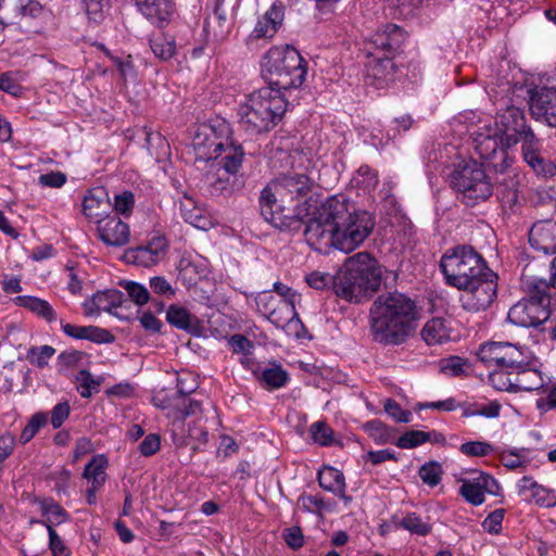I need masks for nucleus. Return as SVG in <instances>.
Returning a JSON list of instances; mask_svg holds the SVG:
<instances>
[{"label":"nucleus","instance_id":"9b49d317","mask_svg":"<svg viewBox=\"0 0 556 556\" xmlns=\"http://www.w3.org/2000/svg\"><path fill=\"white\" fill-rule=\"evenodd\" d=\"M229 137L230 126L225 119H216L211 124L200 125L192 139L195 161H210L220 157L222 150Z\"/></svg>","mask_w":556,"mask_h":556},{"label":"nucleus","instance_id":"a19ab883","mask_svg":"<svg viewBox=\"0 0 556 556\" xmlns=\"http://www.w3.org/2000/svg\"><path fill=\"white\" fill-rule=\"evenodd\" d=\"M166 319L178 329L189 330L194 317L184 306L173 304L167 309Z\"/></svg>","mask_w":556,"mask_h":556},{"label":"nucleus","instance_id":"de8ad7c7","mask_svg":"<svg viewBox=\"0 0 556 556\" xmlns=\"http://www.w3.org/2000/svg\"><path fill=\"white\" fill-rule=\"evenodd\" d=\"M443 475L442 467L437 462L424 464L419 469V477L424 483L435 486L441 482Z\"/></svg>","mask_w":556,"mask_h":556},{"label":"nucleus","instance_id":"c03bdc74","mask_svg":"<svg viewBox=\"0 0 556 556\" xmlns=\"http://www.w3.org/2000/svg\"><path fill=\"white\" fill-rule=\"evenodd\" d=\"M178 276L185 286L194 285L199 277V267L190 255L184 254L177 264Z\"/></svg>","mask_w":556,"mask_h":556},{"label":"nucleus","instance_id":"c756f323","mask_svg":"<svg viewBox=\"0 0 556 556\" xmlns=\"http://www.w3.org/2000/svg\"><path fill=\"white\" fill-rule=\"evenodd\" d=\"M450 326L444 318L433 317L421 329V338L428 345L442 344L450 340Z\"/></svg>","mask_w":556,"mask_h":556},{"label":"nucleus","instance_id":"680f3d73","mask_svg":"<svg viewBox=\"0 0 556 556\" xmlns=\"http://www.w3.org/2000/svg\"><path fill=\"white\" fill-rule=\"evenodd\" d=\"M467 363L458 356H452L441 362V371L451 377H458L465 374Z\"/></svg>","mask_w":556,"mask_h":556},{"label":"nucleus","instance_id":"6ab92c4d","mask_svg":"<svg viewBox=\"0 0 556 556\" xmlns=\"http://www.w3.org/2000/svg\"><path fill=\"white\" fill-rule=\"evenodd\" d=\"M367 59L365 78L368 84L381 89L394 80L396 67L393 58L371 56Z\"/></svg>","mask_w":556,"mask_h":556},{"label":"nucleus","instance_id":"338daca9","mask_svg":"<svg viewBox=\"0 0 556 556\" xmlns=\"http://www.w3.org/2000/svg\"><path fill=\"white\" fill-rule=\"evenodd\" d=\"M528 165L540 176L544 178H551L556 175V163L545 160L542 156H538L533 161L529 162Z\"/></svg>","mask_w":556,"mask_h":556},{"label":"nucleus","instance_id":"7c9ffc66","mask_svg":"<svg viewBox=\"0 0 556 556\" xmlns=\"http://www.w3.org/2000/svg\"><path fill=\"white\" fill-rule=\"evenodd\" d=\"M109 460L103 454L93 456L85 466L83 477L94 488H102L106 481Z\"/></svg>","mask_w":556,"mask_h":556},{"label":"nucleus","instance_id":"f8f14e48","mask_svg":"<svg viewBox=\"0 0 556 556\" xmlns=\"http://www.w3.org/2000/svg\"><path fill=\"white\" fill-rule=\"evenodd\" d=\"M497 279L496 273L486 271L470 286L459 288L462 307L471 313L486 311L497 296Z\"/></svg>","mask_w":556,"mask_h":556},{"label":"nucleus","instance_id":"052dcab7","mask_svg":"<svg viewBox=\"0 0 556 556\" xmlns=\"http://www.w3.org/2000/svg\"><path fill=\"white\" fill-rule=\"evenodd\" d=\"M45 526L48 530L49 534V548L53 556H70L71 551L70 548L64 544L62 539L59 536L56 531L51 527V525H48L45 522Z\"/></svg>","mask_w":556,"mask_h":556},{"label":"nucleus","instance_id":"a18cd8bd","mask_svg":"<svg viewBox=\"0 0 556 556\" xmlns=\"http://www.w3.org/2000/svg\"><path fill=\"white\" fill-rule=\"evenodd\" d=\"M48 421L46 413L38 412L28 420L27 425L21 432L20 441L22 444L28 443Z\"/></svg>","mask_w":556,"mask_h":556},{"label":"nucleus","instance_id":"79ce46f5","mask_svg":"<svg viewBox=\"0 0 556 556\" xmlns=\"http://www.w3.org/2000/svg\"><path fill=\"white\" fill-rule=\"evenodd\" d=\"M180 211L184 219L195 228L206 229L210 225L208 218L203 216L200 208L193 206L190 199L181 203Z\"/></svg>","mask_w":556,"mask_h":556},{"label":"nucleus","instance_id":"dca6fc26","mask_svg":"<svg viewBox=\"0 0 556 556\" xmlns=\"http://www.w3.org/2000/svg\"><path fill=\"white\" fill-rule=\"evenodd\" d=\"M531 115L549 127L556 128V88H535L530 91Z\"/></svg>","mask_w":556,"mask_h":556},{"label":"nucleus","instance_id":"13d9d810","mask_svg":"<svg viewBox=\"0 0 556 556\" xmlns=\"http://www.w3.org/2000/svg\"><path fill=\"white\" fill-rule=\"evenodd\" d=\"M123 286L124 289L127 291L129 298L136 304L143 305L149 302L150 293L143 285L135 281H126Z\"/></svg>","mask_w":556,"mask_h":556},{"label":"nucleus","instance_id":"39448f33","mask_svg":"<svg viewBox=\"0 0 556 556\" xmlns=\"http://www.w3.org/2000/svg\"><path fill=\"white\" fill-rule=\"evenodd\" d=\"M381 282V270L376 261L366 252L346 260L334 276L336 294L349 302L359 303L376 292Z\"/></svg>","mask_w":556,"mask_h":556},{"label":"nucleus","instance_id":"49530a36","mask_svg":"<svg viewBox=\"0 0 556 556\" xmlns=\"http://www.w3.org/2000/svg\"><path fill=\"white\" fill-rule=\"evenodd\" d=\"M55 349L51 345L33 346L27 352V359L30 364L43 368L54 355Z\"/></svg>","mask_w":556,"mask_h":556},{"label":"nucleus","instance_id":"4d7b16f0","mask_svg":"<svg viewBox=\"0 0 556 556\" xmlns=\"http://www.w3.org/2000/svg\"><path fill=\"white\" fill-rule=\"evenodd\" d=\"M134 206L135 195L131 191H123L115 194L114 206H112V208H114L117 214L128 216L132 212Z\"/></svg>","mask_w":556,"mask_h":556},{"label":"nucleus","instance_id":"774afa93","mask_svg":"<svg viewBox=\"0 0 556 556\" xmlns=\"http://www.w3.org/2000/svg\"><path fill=\"white\" fill-rule=\"evenodd\" d=\"M365 430L375 442L382 444L389 439V431L380 420H370L366 422Z\"/></svg>","mask_w":556,"mask_h":556},{"label":"nucleus","instance_id":"ea45409f","mask_svg":"<svg viewBox=\"0 0 556 556\" xmlns=\"http://www.w3.org/2000/svg\"><path fill=\"white\" fill-rule=\"evenodd\" d=\"M76 389L80 396L89 399L93 393L99 392L102 378H94L90 371L81 369L75 377Z\"/></svg>","mask_w":556,"mask_h":556},{"label":"nucleus","instance_id":"4c0bfd02","mask_svg":"<svg viewBox=\"0 0 556 556\" xmlns=\"http://www.w3.org/2000/svg\"><path fill=\"white\" fill-rule=\"evenodd\" d=\"M289 380V374L278 364H270L261 374V381L268 390L280 389Z\"/></svg>","mask_w":556,"mask_h":556},{"label":"nucleus","instance_id":"a211bd4d","mask_svg":"<svg viewBox=\"0 0 556 556\" xmlns=\"http://www.w3.org/2000/svg\"><path fill=\"white\" fill-rule=\"evenodd\" d=\"M529 243L538 252H543L544 261L556 253V220L535 222L529 230Z\"/></svg>","mask_w":556,"mask_h":556},{"label":"nucleus","instance_id":"cd10ccee","mask_svg":"<svg viewBox=\"0 0 556 556\" xmlns=\"http://www.w3.org/2000/svg\"><path fill=\"white\" fill-rule=\"evenodd\" d=\"M507 342H489L480 346L478 359L488 367L505 368L507 361Z\"/></svg>","mask_w":556,"mask_h":556},{"label":"nucleus","instance_id":"09e8293b","mask_svg":"<svg viewBox=\"0 0 556 556\" xmlns=\"http://www.w3.org/2000/svg\"><path fill=\"white\" fill-rule=\"evenodd\" d=\"M429 435L426 434L425 431L421 430H410L403 433L395 442L396 446L400 448H415L429 440Z\"/></svg>","mask_w":556,"mask_h":556},{"label":"nucleus","instance_id":"4be33fe9","mask_svg":"<svg viewBox=\"0 0 556 556\" xmlns=\"http://www.w3.org/2000/svg\"><path fill=\"white\" fill-rule=\"evenodd\" d=\"M83 213L97 225L112 215V204L104 188L88 191L83 201Z\"/></svg>","mask_w":556,"mask_h":556},{"label":"nucleus","instance_id":"ddd939ff","mask_svg":"<svg viewBox=\"0 0 556 556\" xmlns=\"http://www.w3.org/2000/svg\"><path fill=\"white\" fill-rule=\"evenodd\" d=\"M542 267L541 256H532L531 261L525 266L521 275V288L527 294L525 299L540 302V304L549 307L551 296L549 277Z\"/></svg>","mask_w":556,"mask_h":556},{"label":"nucleus","instance_id":"69168bd1","mask_svg":"<svg viewBox=\"0 0 556 556\" xmlns=\"http://www.w3.org/2000/svg\"><path fill=\"white\" fill-rule=\"evenodd\" d=\"M500 460L504 467L510 470L526 468L529 464V460L523 455L514 451L503 452L500 455Z\"/></svg>","mask_w":556,"mask_h":556},{"label":"nucleus","instance_id":"c9c22d12","mask_svg":"<svg viewBox=\"0 0 556 556\" xmlns=\"http://www.w3.org/2000/svg\"><path fill=\"white\" fill-rule=\"evenodd\" d=\"M535 358L528 349L518 348L511 343L508 344L506 367L513 371L521 370L532 366Z\"/></svg>","mask_w":556,"mask_h":556},{"label":"nucleus","instance_id":"412c9836","mask_svg":"<svg viewBox=\"0 0 556 556\" xmlns=\"http://www.w3.org/2000/svg\"><path fill=\"white\" fill-rule=\"evenodd\" d=\"M99 238L110 247H123L129 242L130 229L116 214L110 215L97 225Z\"/></svg>","mask_w":556,"mask_h":556},{"label":"nucleus","instance_id":"72a5a7b5","mask_svg":"<svg viewBox=\"0 0 556 556\" xmlns=\"http://www.w3.org/2000/svg\"><path fill=\"white\" fill-rule=\"evenodd\" d=\"M244 152L242 147L235 144L230 139L226 141L222 150V167L228 174H236L241 167Z\"/></svg>","mask_w":556,"mask_h":556},{"label":"nucleus","instance_id":"b1692460","mask_svg":"<svg viewBox=\"0 0 556 556\" xmlns=\"http://www.w3.org/2000/svg\"><path fill=\"white\" fill-rule=\"evenodd\" d=\"M138 11L151 23L162 25L170 21L176 8L170 0H131Z\"/></svg>","mask_w":556,"mask_h":556},{"label":"nucleus","instance_id":"0e129e2a","mask_svg":"<svg viewBox=\"0 0 556 556\" xmlns=\"http://www.w3.org/2000/svg\"><path fill=\"white\" fill-rule=\"evenodd\" d=\"M505 516V509L497 508L490 513L482 522V528L491 533L498 534L502 530V522Z\"/></svg>","mask_w":556,"mask_h":556},{"label":"nucleus","instance_id":"393cba45","mask_svg":"<svg viewBox=\"0 0 556 556\" xmlns=\"http://www.w3.org/2000/svg\"><path fill=\"white\" fill-rule=\"evenodd\" d=\"M123 294L117 290L97 292L83 303L86 316H99L102 312L112 313L122 304Z\"/></svg>","mask_w":556,"mask_h":556},{"label":"nucleus","instance_id":"bf43d9fd","mask_svg":"<svg viewBox=\"0 0 556 556\" xmlns=\"http://www.w3.org/2000/svg\"><path fill=\"white\" fill-rule=\"evenodd\" d=\"M298 506L307 513L320 514L327 508L326 503L321 497L302 494L298 498Z\"/></svg>","mask_w":556,"mask_h":556},{"label":"nucleus","instance_id":"603ef678","mask_svg":"<svg viewBox=\"0 0 556 556\" xmlns=\"http://www.w3.org/2000/svg\"><path fill=\"white\" fill-rule=\"evenodd\" d=\"M150 47L154 55L163 61L173 58L176 51L175 42L163 37L151 40Z\"/></svg>","mask_w":556,"mask_h":556},{"label":"nucleus","instance_id":"f03ea898","mask_svg":"<svg viewBox=\"0 0 556 556\" xmlns=\"http://www.w3.org/2000/svg\"><path fill=\"white\" fill-rule=\"evenodd\" d=\"M314 181L306 174H288L271 180L261 192L264 219L281 231H299L314 207Z\"/></svg>","mask_w":556,"mask_h":556},{"label":"nucleus","instance_id":"bb28decb","mask_svg":"<svg viewBox=\"0 0 556 556\" xmlns=\"http://www.w3.org/2000/svg\"><path fill=\"white\" fill-rule=\"evenodd\" d=\"M225 0H214L213 15H210L204 23V31L214 40H223L230 29L227 12L224 9Z\"/></svg>","mask_w":556,"mask_h":556},{"label":"nucleus","instance_id":"4468645a","mask_svg":"<svg viewBox=\"0 0 556 556\" xmlns=\"http://www.w3.org/2000/svg\"><path fill=\"white\" fill-rule=\"evenodd\" d=\"M406 39L405 31L395 24H387L364 41L363 52L367 58L393 55Z\"/></svg>","mask_w":556,"mask_h":556},{"label":"nucleus","instance_id":"c85d7f7f","mask_svg":"<svg viewBox=\"0 0 556 556\" xmlns=\"http://www.w3.org/2000/svg\"><path fill=\"white\" fill-rule=\"evenodd\" d=\"M514 382V392L536 391L544 387L542 374L535 368V363L532 366L515 371Z\"/></svg>","mask_w":556,"mask_h":556},{"label":"nucleus","instance_id":"20e7f679","mask_svg":"<svg viewBox=\"0 0 556 556\" xmlns=\"http://www.w3.org/2000/svg\"><path fill=\"white\" fill-rule=\"evenodd\" d=\"M288 101L279 90L263 87L251 92L238 106L237 115L241 127L258 135L274 129L282 119Z\"/></svg>","mask_w":556,"mask_h":556},{"label":"nucleus","instance_id":"5701e85b","mask_svg":"<svg viewBox=\"0 0 556 556\" xmlns=\"http://www.w3.org/2000/svg\"><path fill=\"white\" fill-rule=\"evenodd\" d=\"M285 18V5L280 1L274 2L270 8L258 17L250 37L253 39L273 38Z\"/></svg>","mask_w":556,"mask_h":556},{"label":"nucleus","instance_id":"2f4dec72","mask_svg":"<svg viewBox=\"0 0 556 556\" xmlns=\"http://www.w3.org/2000/svg\"><path fill=\"white\" fill-rule=\"evenodd\" d=\"M515 185V181L511 179L508 182L502 184L497 189V197L503 212L507 215L518 213L521 206L519 193Z\"/></svg>","mask_w":556,"mask_h":556},{"label":"nucleus","instance_id":"3c124183","mask_svg":"<svg viewBox=\"0 0 556 556\" xmlns=\"http://www.w3.org/2000/svg\"><path fill=\"white\" fill-rule=\"evenodd\" d=\"M460 494L467 502L475 506L481 505L485 500L484 493L476 479L472 481H465L460 486Z\"/></svg>","mask_w":556,"mask_h":556},{"label":"nucleus","instance_id":"6e6552de","mask_svg":"<svg viewBox=\"0 0 556 556\" xmlns=\"http://www.w3.org/2000/svg\"><path fill=\"white\" fill-rule=\"evenodd\" d=\"M451 186L467 206L488 200L493 194V184L482 165L467 162L454 169Z\"/></svg>","mask_w":556,"mask_h":556},{"label":"nucleus","instance_id":"1a4fd4ad","mask_svg":"<svg viewBox=\"0 0 556 556\" xmlns=\"http://www.w3.org/2000/svg\"><path fill=\"white\" fill-rule=\"evenodd\" d=\"M255 303L257 311L273 325L286 329L289 334L296 338L302 337L300 330H303L304 326L299 318L295 304H291L290 301H279V298L269 291L258 293Z\"/></svg>","mask_w":556,"mask_h":556},{"label":"nucleus","instance_id":"8fccbe9b","mask_svg":"<svg viewBox=\"0 0 556 556\" xmlns=\"http://www.w3.org/2000/svg\"><path fill=\"white\" fill-rule=\"evenodd\" d=\"M460 453L470 457H483L490 455L494 447L485 441H468L460 445Z\"/></svg>","mask_w":556,"mask_h":556},{"label":"nucleus","instance_id":"58836bf2","mask_svg":"<svg viewBox=\"0 0 556 556\" xmlns=\"http://www.w3.org/2000/svg\"><path fill=\"white\" fill-rule=\"evenodd\" d=\"M518 142L521 143L522 155L527 164L536 159L538 156H541L540 140L536 138V136L534 135L533 130L530 127L516 138V144Z\"/></svg>","mask_w":556,"mask_h":556},{"label":"nucleus","instance_id":"473e14b6","mask_svg":"<svg viewBox=\"0 0 556 556\" xmlns=\"http://www.w3.org/2000/svg\"><path fill=\"white\" fill-rule=\"evenodd\" d=\"M41 515L46 517V519L42 522L45 526V522L48 525H51L53 527L54 525H61L68 520L70 516L67 511L58 504L53 498H41L37 500Z\"/></svg>","mask_w":556,"mask_h":556},{"label":"nucleus","instance_id":"5fc2aeb1","mask_svg":"<svg viewBox=\"0 0 556 556\" xmlns=\"http://www.w3.org/2000/svg\"><path fill=\"white\" fill-rule=\"evenodd\" d=\"M526 501H533L536 505L543 507H554L556 506V490L540 484L534 494L527 496Z\"/></svg>","mask_w":556,"mask_h":556},{"label":"nucleus","instance_id":"e2e57ef3","mask_svg":"<svg viewBox=\"0 0 556 556\" xmlns=\"http://www.w3.org/2000/svg\"><path fill=\"white\" fill-rule=\"evenodd\" d=\"M85 357V353L77 350H66L58 357L59 371L77 366Z\"/></svg>","mask_w":556,"mask_h":556},{"label":"nucleus","instance_id":"37998d69","mask_svg":"<svg viewBox=\"0 0 556 556\" xmlns=\"http://www.w3.org/2000/svg\"><path fill=\"white\" fill-rule=\"evenodd\" d=\"M515 371L507 368H495L489 374L490 384L498 391L514 392Z\"/></svg>","mask_w":556,"mask_h":556},{"label":"nucleus","instance_id":"6e6d98bb","mask_svg":"<svg viewBox=\"0 0 556 556\" xmlns=\"http://www.w3.org/2000/svg\"><path fill=\"white\" fill-rule=\"evenodd\" d=\"M309 432L314 442L319 445H329L333 440L331 428L324 421L314 422L309 428Z\"/></svg>","mask_w":556,"mask_h":556},{"label":"nucleus","instance_id":"0eeeda50","mask_svg":"<svg viewBox=\"0 0 556 556\" xmlns=\"http://www.w3.org/2000/svg\"><path fill=\"white\" fill-rule=\"evenodd\" d=\"M440 267L446 283L457 289L470 286L486 271H492L483 257L468 245H458L446 251Z\"/></svg>","mask_w":556,"mask_h":556},{"label":"nucleus","instance_id":"f257e3e1","mask_svg":"<svg viewBox=\"0 0 556 556\" xmlns=\"http://www.w3.org/2000/svg\"><path fill=\"white\" fill-rule=\"evenodd\" d=\"M375 218L367 211L356 210L343 195L326 200L306 223L305 240L315 250L336 248L350 253L371 233Z\"/></svg>","mask_w":556,"mask_h":556},{"label":"nucleus","instance_id":"a878e982","mask_svg":"<svg viewBox=\"0 0 556 556\" xmlns=\"http://www.w3.org/2000/svg\"><path fill=\"white\" fill-rule=\"evenodd\" d=\"M318 483L320 488L340 497L345 504L351 503L352 497L346 494L344 475L339 469L331 466H325L318 472Z\"/></svg>","mask_w":556,"mask_h":556},{"label":"nucleus","instance_id":"864d4df0","mask_svg":"<svg viewBox=\"0 0 556 556\" xmlns=\"http://www.w3.org/2000/svg\"><path fill=\"white\" fill-rule=\"evenodd\" d=\"M401 526L408 530L410 533L418 535H427L431 527L429 523L422 521L420 516L415 513L407 514L401 521Z\"/></svg>","mask_w":556,"mask_h":556},{"label":"nucleus","instance_id":"7ed1b4c3","mask_svg":"<svg viewBox=\"0 0 556 556\" xmlns=\"http://www.w3.org/2000/svg\"><path fill=\"white\" fill-rule=\"evenodd\" d=\"M418 319L415 300L399 291L380 294L370 307L371 333L380 343H403L416 329Z\"/></svg>","mask_w":556,"mask_h":556},{"label":"nucleus","instance_id":"423d86ee","mask_svg":"<svg viewBox=\"0 0 556 556\" xmlns=\"http://www.w3.org/2000/svg\"><path fill=\"white\" fill-rule=\"evenodd\" d=\"M262 76L275 90L300 88L307 74V62L290 46L271 47L263 56Z\"/></svg>","mask_w":556,"mask_h":556},{"label":"nucleus","instance_id":"f3484780","mask_svg":"<svg viewBox=\"0 0 556 556\" xmlns=\"http://www.w3.org/2000/svg\"><path fill=\"white\" fill-rule=\"evenodd\" d=\"M492 127L498 129L506 147L516 146V138L529 128L523 112L516 106H508L498 114Z\"/></svg>","mask_w":556,"mask_h":556},{"label":"nucleus","instance_id":"f704fd0d","mask_svg":"<svg viewBox=\"0 0 556 556\" xmlns=\"http://www.w3.org/2000/svg\"><path fill=\"white\" fill-rule=\"evenodd\" d=\"M17 305L28 308L29 311L36 313L38 316L45 318L47 321H54L56 319V313L52 308V306L45 300L30 296V295H20L15 299Z\"/></svg>","mask_w":556,"mask_h":556},{"label":"nucleus","instance_id":"9d476101","mask_svg":"<svg viewBox=\"0 0 556 556\" xmlns=\"http://www.w3.org/2000/svg\"><path fill=\"white\" fill-rule=\"evenodd\" d=\"M471 137L476 152L490 162L496 172H504L510 166L513 159L507 151L509 147L504 146L498 129L493 128L491 122L472 131Z\"/></svg>","mask_w":556,"mask_h":556},{"label":"nucleus","instance_id":"aec40b11","mask_svg":"<svg viewBox=\"0 0 556 556\" xmlns=\"http://www.w3.org/2000/svg\"><path fill=\"white\" fill-rule=\"evenodd\" d=\"M166 241L164 238H153L148 244L129 249L125 257L128 262L138 266L150 267L160 263L166 253Z\"/></svg>","mask_w":556,"mask_h":556},{"label":"nucleus","instance_id":"e433bc0d","mask_svg":"<svg viewBox=\"0 0 556 556\" xmlns=\"http://www.w3.org/2000/svg\"><path fill=\"white\" fill-rule=\"evenodd\" d=\"M463 408V417L482 416L485 418H496L501 413V404L496 401L489 403H465L460 404Z\"/></svg>","mask_w":556,"mask_h":556},{"label":"nucleus","instance_id":"2eb2a0df","mask_svg":"<svg viewBox=\"0 0 556 556\" xmlns=\"http://www.w3.org/2000/svg\"><path fill=\"white\" fill-rule=\"evenodd\" d=\"M549 316V307L523 298L510 307L507 319L516 326L538 327L548 320Z\"/></svg>","mask_w":556,"mask_h":556}]
</instances>
